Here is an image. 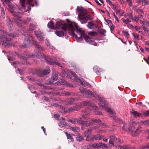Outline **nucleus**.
Segmentation results:
<instances>
[{"instance_id": "6e6552de", "label": "nucleus", "mask_w": 149, "mask_h": 149, "mask_svg": "<svg viewBox=\"0 0 149 149\" xmlns=\"http://www.w3.org/2000/svg\"><path fill=\"white\" fill-rule=\"evenodd\" d=\"M102 107L104 109L107 111L109 112L108 114L109 116L113 118L116 122H118L119 120V118L116 116V113L114 111L111 110L110 109L105 106H102Z\"/></svg>"}, {"instance_id": "a19ab883", "label": "nucleus", "mask_w": 149, "mask_h": 149, "mask_svg": "<svg viewBox=\"0 0 149 149\" xmlns=\"http://www.w3.org/2000/svg\"><path fill=\"white\" fill-rule=\"evenodd\" d=\"M59 82L61 84H63V85H67V82L62 79H61L60 80H59Z\"/></svg>"}, {"instance_id": "bf43d9fd", "label": "nucleus", "mask_w": 149, "mask_h": 149, "mask_svg": "<svg viewBox=\"0 0 149 149\" xmlns=\"http://www.w3.org/2000/svg\"><path fill=\"white\" fill-rule=\"evenodd\" d=\"M8 26L9 27L11 28L13 27V25L12 24L11 22H10V20H9L8 22Z\"/></svg>"}, {"instance_id": "5701e85b", "label": "nucleus", "mask_w": 149, "mask_h": 149, "mask_svg": "<svg viewBox=\"0 0 149 149\" xmlns=\"http://www.w3.org/2000/svg\"><path fill=\"white\" fill-rule=\"evenodd\" d=\"M123 126L122 128L123 130L124 131H128L129 130V127H127V125L125 123H123Z\"/></svg>"}, {"instance_id": "c85d7f7f", "label": "nucleus", "mask_w": 149, "mask_h": 149, "mask_svg": "<svg viewBox=\"0 0 149 149\" xmlns=\"http://www.w3.org/2000/svg\"><path fill=\"white\" fill-rule=\"evenodd\" d=\"M76 139L77 141L80 142L84 139L83 136L80 135H76Z\"/></svg>"}, {"instance_id": "338daca9", "label": "nucleus", "mask_w": 149, "mask_h": 149, "mask_svg": "<svg viewBox=\"0 0 149 149\" xmlns=\"http://www.w3.org/2000/svg\"><path fill=\"white\" fill-rule=\"evenodd\" d=\"M123 149H130L127 146H123Z\"/></svg>"}, {"instance_id": "423d86ee", "label": "nucleus", "mask_w": 149, "mask_h": 149, "mask_svg": "<svg viewBox=\"0 0 149 149\" xmlns=\"http://www.w3.org/2000/svg\"><path fill=\"white\" fill-rule=\"evenodd\" d=\"M9 7L11 8L12 10H11L10 12L13 15L16 17V18H17L19 14L23 15H24V13L22 12H16L14 10L19 9V8L18 6L15 4H10L9 5Z\"/></svg>"}, {"instance_id": "0e129e2a", "label": "nucleus", "mask_w": 149, "mask_h": 149, "mask_svg": "<svg viewBox=\"0 0 149 149\" xmlns=\"http://www.w3.org/2000/svg\"><path fill=\"white\" fill-rule=\"evenodd\" d=\"M123 32L126 35L129 36L128 32L127 31H123Z\"/></svg>"}, {"instance_id": "f03ea898", "label": "nucleus", "mask_w": 149, "mask_h": 149, "mask_svg": "<svg viewBox=\"0 0 149 149\" xmlns=\"http://www.w3.org/2000/svg\"><path fill=\"white\" fill-rule=\"evenodd\" d=\"M77 26V24L75 23H71L68 24L64 23L62 22H56L55 27L56 29H62L65 31L68 30L71 31V33L72 35H74V31Z\"/></svg>"}, {"instance_id": "e2e57ef3", "label": "nucleus", "mask_w": 149, "mask_h": 149, "mask_svg": "<svg viewBox=\"0 0 149 149\" xmlns=\"http://www.w3.org/2000/svg\"><path fill=\"white\" fill-rule=\"evenodd\" d=\"M17 21H15V22L16 23H20L21 22V19H20V18H19H19H17Z\"/></svg>"}, {"instance_id": "f8f14e48", "label": "nucleus", "mask_w": 149, "mask_h": 149, "mask_svg": "<svg viewBox=\"0 0 149 149\" xmlns=\"http://www.w3.org/2000/svg\"><path fill=\"white\" fill-rule=\"evenodd\" d=\"M34 32L37 38L40 41L43 40V36H44V35L42 32H41L40 31H35Z\"/></svg>"}, {"instance_id": "7c9ffc66", "label": "nucleus", "mask_w": 149, "mask_h": 149, "mask_svg": "<svg viewBox=\"0 0 149 149\" xmlns=\"http://www.w3.org/2000/svg\"><path fill=\"white\" fill-rule=\"evenodd\" d=\"M70 73L74 77V79L77 81H78V79H79L78 78L76 74L74 72L72 71L70 72Z\"/></svg>"}, {"instance_id": "69168bd1", "label": "nucleus", "mask_w": 149, "mask_h": 149, "mask_svg": "<svg viewBox=\"0 0 149 149\" xmlns=\"http://www.w3.org/2000/svg\"><path fill=\"white\" fill-rule=\"evenodd\" d=\"M116 147L117 149H123V146H117Z\"/></svg>"}, {"instance_id": "09e8293b", "label": "nucleus", "mask_w": 149, "mask_h": 149, "mask_svg": "<svg viewBox=\"0 0 149 149\" xmlns=\"http://www.w3.org/2000/svg\"><path fill=\"white\" fill-rule=\"evenodd\" d=\"M69 121L72 123H76V119L75 118H72L69 120Z\"/></svg>"}, {"instance_id": "aec40b11", "label": "nucleus", "mask_w": 149, "mask_h": 149, "mask_svg": "<svg viewBox=\"0 0 149 149\" xmlns=\"http://www.w3.org/2000/svg\"><path fill=\"white\" fill-rule=\"evenodd\" d=\"M91 123H92V125L96 123H101V121L99 119H95L92 118L90 120Z\"/></svg>"}, {"instance_id": "f704fd0d", "label": "nucleus", "mask_w": 149, "mask_h": 149, "mask_svg": "<svg viewBox=\"0 0 149 149\" xmlns=\"http://www.w3.org/2000/svg\"><path fill=\"white\" fill-rule=\"evenodd\" d=\"M94 139H95L97 140H100L102 139V137L100 136V134H97L96 135H94L93 136Z\"/></svg>"}, {"instance_id": "a878e982", "label": "nucleus", "mask_w": 149, "mask_h": 149, "mask_svg": "<svg viewBox=\"0 0 149 149\" xmlns=\"http://www.w3.org/2000/svg\"><path fill=\"white\" fill-rule=\"evenodd\" d=\"M56 34L59 37L62 36L64 34V32L62 31H56Z\"/></svg>"}, {"instance_id": "20e7f679", "label": "nucleus", "mask_w": 149, "mask_h": 149, "mask_svg": "<svg viewBox=\"0 0 149 149\" xmlns=\"http://www.w3.org/2000/svg\"><path fill=\"white\" fill-rule=\"evenodd\" d=\"M24 47H27L31 45V43H33L36 47L40 50L43 49V47L40 45H39L35 40L33 38L32 36L29 35L28 38L25 39L24 40Z\"/></svg>"}, {"instance_id": "0eeeda50", "label": "nucleus", "mask_w": 149, "mask_h": 149, "mask_svg": "<svg viewBox=\"0 0 149 149\" xmlns=\"http://www.w3.org/2000/svg\"><path fill=\"white\" fill-rule=\"evenodd\" d=\"M32 0H20V4L22 7L23 8V9L24 10V11L25 12H27L28 13H29L31 10V8L29 6L27 7V10H25L24 8L25 3H27L28 4L33 7V5L32 3Z\"/></svg>"}, {"instance_id": "bb28decb", "label": "nucleus", "mask_w": 149, "mask_h": 149, "mask_svg": "<svg viewBox=\"0 0 149 149\" xmlns=\"http://www.w3.org/2000/svg\"><path fill=\"white\" fill-rule=\"evenodd\" d=\"M50 72V69L47 68L45 69L42 72V74L44 75H46L49 74Z\"/></svg>"}, {"instance_id": "393cba45", "label": "nucleus", "mask_w": 149, "mask_h": 149, "mask_svg": "<svg viewBox=\"0 0 149 149\" xmlns=\"http://www.w3.org/2000/svg\"><path fill=\"white\" fill-rule=\"evenodd\" d=\"M47 26L48 28L52 29H55V27L54 26V24L53 22L50 21L47 24Z\"/></svg>"}, {"instance_id": "58836bf2", "label": "nucleus", "mask_w": 149, "mask_h": 149, "mask_svg": "<svg viewBox=\"0 0 149 149\" xmlns=\"http://www.w3.org/2000/svg\"><path fill=\"white\" fill-rule=\"evenodd\" d=\"M70 129L71 130L74 132H78L79 130V128L77 127H71L70 128Z\"/></svg>"}, {"instance_id": "79ce46f5", "label": "nucleus", "mask_w": 149, "mask_h": 149, "mask_svg": "<svg viewBox=\"0 0 149 149\" xmlns=\"http://www.w3.org/2000/svg\"><path fill=\"white\" fill-rule=\"evenodd\" d=\"M98 146L100 148H102L103 147H107V146L106 144L102 143H99Z\"/></svg>"}, {"instance_id": "c03bdc74", "label": "nucleus", "mask_w": 149, "mask_h": 149, "mask_svg": "<svg viewBox=\"0 0 149 149\" xmlns=\"http://www.w3.org/2000/svg\"><path fill=\"white\" fill-rule=\"evenodd\" d=\"M122 20L124 23L126 24H127L131 22V20L130 19L128 18L126 19L122 18Z\"/></svg>"}, {"instance_id": "cd10ccee", "label": "nucleus", "mask_w": 149, "mask_h": 149, "mask_svg": "<svg viewBox=\"0 0 149 149\" xmlns=\"http://www.w3.org/2000/svg\"><path fill=\"white\" fill-rule=\"evenodd\" d=\"M83 125H85L86 126H88L92 125V123H91L90 120L89 121H84V123H83Z\"/></svg>"}, {"instance_id": "4468645a", "label": "nucleus", "mask_w": 149, "mask_h": 149, "mask_svg": "<svg viewBox=\"0 0 149 149\" xmlns=\"http://www.w3.org/2000/svg\"><path fill=\"white\" fill-rule=\"evenodd\" d=\"M87 26L90 29H95L98 27V26L95 25L93 23L91 22H88Z\"/></svg>"}, {"instance_id": "f3484780", "label": "nucleus", "mask_w": 149, "mask_h": 149, "mask_svg": "<svg viewBox=\"0 0 149 149\" xmlns=\"http://www.w3.org/2000/svg\"><path fill=\"white\" fill-rule=\"evenodd\" d=\"M131 113L135 118H137L141 116L142 114L141 113L136 111L133 110H132L131 111Z\"/></svg>"}, {"instance_id": "4d7b16f0", "label": "nucleus", "mask_w": 149, "mask_h": 149, "mask_svg": "<svg viewBox=\"0 0 149 149\" xmlns=\"http://www.w3.org/2000/svg\"><path fill=\"white\" fill-rule=\"evenodd\" d=\"M60 125L62 127H64L66 125V123L65 122L63 121L62 123H60Z\"/></svg>"}, {"instance_id": "ddd939ff", "label": "nucleus", "mask_w": 149, "mask_h": 149, "mask_svg": "<svg viewBox=\"0 0 149 149\" xmlns=\"http://www.w3.org/2000/svg\"><path fill=\"white\" fill-rule=\"evenodd\" d=\"M57 79L58 76L57 75L55 74H53L51 78L47 80L48 82L47 84H52L54 81H56Z\"/></svg>"}, {"instance_id": "473e14b6", "label": "nucleus", "mask_w": 149, "mask_h": 149, "mask_svg": "<svg viewBox=\"0 0 149 149\" xmlns=\"http://www.w3.org/2000/svg\"><path fill=\"white\" fill-rule=\"evenodd\" d=\"M142 130H141V128H138L137 129H136L134 135L135 136H136L137 134H139L140 132H141Z\"/></svg>"}, {"instance_id": "f257e3e1", "label": "nucleus", "mask_w": 149, "mask_h": 149, "mask_svg": "<svg viewBox=\"0 0 149 149\" xmlns=\"http://www.w3.org/2000/svg\"><path fill=\"white\" fill-rule=\"evenodd\" d=\"M75 30L77 33L80 36L79 37H77V36L74 33V35H73V36L75 37L77 41H79L82 40V37H84L86 42L87 43L95 46L97 45V43L95 41L92 40L89 36H86L84 31L80 29L77 26Z\"/></svg>"}, {"instance_id": "8fccbe9b", "label": "nucleus", "mask_w": 149, "mask_h": 149, "mask_svg": "<svg viewBox=\"0 0 149 149\" xmlns=\"http://www.w3.org/2000/svg\"><path fill=\"white\" fill-rule=\"evenodd\" d=\"M81 149H91L90 146L88 145L82 147Z\"/></svg>"}, {"instance_id": "ea45409f", "label": "nucleus", "mask_w": 149, "mask_h": 149, "mask_svg": "<svg viewBox=\"0 0 149 149\" xmlns=\"http://www.w3.org/2000/svg\"><path fill=\"white\" fill-rule=\"evenodd\" d=\"M86 140L87 141H93V137L92 138L91 137L90 135L88 136H86Z\"/></svg>"}, {"instance_id": "dca6fc26", "label": "nucleus", "mask_w": 149, "mask_h": 149, "mask_svg": "<svg viewBox=\"0 0 149 149\" xmlns=\"http://www.w3.org/2000/svg\"><path fill=\"white\" fill-rule=\"evenodd\" d=\"M76 94H73L72 92L69 91H63L61 93L60 95L62 96H71L72 95H75Z\"/></svg>"}, {"instance_id": "4c0bfd02", "label": "nucleus", "mask_w": 149, "mask_h": 149, "mask_svg": "<svg viewBox=\"0 0 149 149\" xmlns=\"http://www.w3.org/2000/svg\"><path fill=\"white\" fill-rule=\"evenodd\" d=\"M65 133L67 136V138L68 139H70L71 141L72 140L73 138L70 134H68L67 132H65Z\"/></svg>"}, {"instance_id": "680f3d73", "label": "nucleus", "mask_w": 149, "mask_h": 149, "mask_svg": "<svg viewBox=\"0 0 149 149\" xmlns=\"http://www.w3.org/2000/svg\"><path fill=\"white\" fill-rule=\"evenodd\" d=\"M59 115L58 114H55L54 115V117L55 118L57 119H58L59 118Z\"/></svg>"}, {"instance_id": "1a4fd4ad", "label": "nucleus", "mask_w": 149, "mask_h": 149, "mask_svg": "<svg viewBox=\"0 0 149 149\" xmlns=\"http://www.w3.org/2000/svg\"><path fill=\"white\" fill-rule=\"evenodd\" d=\"M79 90L80 92L84 96L88 98H90L94 96V94L91 91L88 90H87L85 88H81L79 89Z\"/></svg>"}, {"instance_id": "052dcab7", "label": "nucleus", "mask_w": 149, "mask_h": 149, "mask_svg": "<svg viewBox=\"0 0 149 149\" xmlns=\"http://www.w3.org/2000/svg\"><path fill=\"white\" fill-rule=\"evenodd\" d=\"M43 98L46 102L48 101L49 100V98L46 96H44Z\"/></svg>"}, {"instance_id": "4be33fe9", "label": "nucleus", "mask_w": 149, "mask_h": 149, "mask_svg": "<svg viewBox=\"0 0 149 149\" xmlns=\"http://www.w3.org/2000/svg\"><path fill=\"white\" fill-rule=\"evenodd\" d=\"M74 99L71 98L70 99H68V100L66 101L65 103L67 105H70L74 103Z\"/></svg>"}, {"instance_id": "a18cd8bd", "label": "nucleus", "mask_w": 149, "mask_h": 149, "mask_svg": "<svg viewBox=\"0 0 149 149\" xmlns=\"http://www.w3.org/2000/svg\"><path fill=\"white\" fill-rule=\"evenodd\" d=\"M36 26L34 24H31L30 25V29L31 31H33L36 29Z\"/></svg>"}, {"instance_id": "6e6d98bb", "label": "nucleus", "mask_w": 149, "mask_h": 149, "mask_svg": "<svg viewBox=\"0 0 149 149\" xmlns=\"http://www.w3.org/2000/svg\"><path fill=\"white\" fill-rule=\"evenodd\" d=\"M31 20V18H28L26 19L24 21V22L27 24L29 22H30Z\"/></svg>"}, {"instance_id": "c9c22d12", "label": "nucleus", "mask_w": 149, "mask_h": 149, "mask_svg": "<svg viewBox=\"0 0 149 149\" xmlns=\"http://www.w3.org/2000/svg\"><path fill=\"white\" fill-rule=\"evenodd\" d=\"M97 97L98 99L101 102H103V103L104 104L105 103V102H104L105 101V100L101 96L98 95H97Z\"/></svg>"}, {"instance_id": "864d4df0", "label": "nucleus", "mask_w": 149, "mask_h": 149, "mask_svg": "<svg viewBox=\"0 0 149 149\" xmlns=\"http://www.w3.org/2000/svg\"><path fill=\"white\" fill-rule=\"evenodd\" d=\"M113 143H114L113 141H112L111 140H110L109 142V143L110 146L111 147L114 146Z\"/></svg>"}, {"instance_id": "c756f323", "label": "nucleus", "mask_w": 149, "mask_h": 149, "mask_svg": "<svg viewBox=\"0 0 149 149\" xmlns=\"http://www.w3.org/2000/svg\"><path fill=\"white\" fill-rule=\"evenodd\" d=\"M93 69L96 72H102V70L101 69L99 68L98 66H94L93 68Z\"/></svg>"}, {"instance_id": "3c124183", "label": "nucleus", "mask_w": 149, "mask_h": 149, "mask_svg": "<svg viewBox=\"0 0 149 149\" xmlns=\"http://www.w3.org/2000/svg\"><path fill=\"white\" fill-rule=\"evenodd\" d=\"M148 0H142V4L143 6H145L147 5V3H148Z\"/></svg>"}, {"instance_id": "2f4dec72", "label": "nucleus", "mask_w": 149, "mask_h": 149, "mask_svg": "<svg viewBox=\"0 0 149 149\" xmlns=\"http://www.w3.org/2000/svg\"><path fill=\"white\" fill-rule=\"evenodd\" d=\"M81 105L83 106H90L91 105L90 103L88 101H84L82 102Z\"/></svg>"}, {"instance_id": "37998d69", "label": "nucleus", "mask_w": 149, "mask_h": 149, "mask_svg": "<svg viewBox=\"0 0 149 149\" xmlns=\"http://www.w3.org/2000/svg\"><path fill=\"white\" fill-rule=\"evenodd\" d=\"M133 36L134 37V40H139V36L137 34H134V33H132Z\"/></svg>"}, {"instance_id": "13d9d810", "label": "nucleus", "mask_w": 149, "mask_h": 149, "mask_svg": "<svg viewBox=\"0 0 149 149\" xmlns=\"http://www.w3.org/2000/svg\"><path fill=\"white\" fill-rule=\"evenodd\" d=\"M28 86L29 89L30 90L32 89L33 88V86L30 84H28Z\"/></svg>"}, {"instance_id": "39448f33", "label": "nucleus", "mask_w": 149, "mask_h": 149, "mask_svg": "<svg viewBox=\"0 0 149 149\" xmlns=\"http://www.w3.org/2000/svg\"><path fill=\"white\" fill-rule=\"evenodd\" d=\"M15 36L12 34L5 33L0 36V42H3V44L5 47L9 45V42L11 40V38H14Z\"/></svg>"}, {"instance_id": "de8ad7c7", "label": "nucleus", "mask_w": 149, "mask_h": 149, "mask_svg": "<svg viewBox=\"0 0 149 149\" xmlns=\"http://www.w3.org/2000/svg\"><path fill=\"white\" fill-rule=\"evenodd\" d=\"M142 123L145 125H149V120H148L143 121Z\"/></svg>"}, {"instance_id": "b1692460", "label": "nucleus", "mask_w": 149, "mask_h": 149, "mask_svg": "<svg viewBox=\"0 0 149 149\" xmlns=\"http://www.w3.org/2000/svg\"><path fill=\"white\" fill-rule=\"evenodd\" d=\"M44 55H42L41 53L38 52V53H36L32 55V56L33 57H38L41 58L43 57Z\"/></svg>"}, {"instance_id": "2eb2a0df", "label": "nucleus", "mask_w": 149, "mask_h": 149, "mask_svg": "<svg viewBox=\"0 0 149 149\" xmlns=\"http://www.w3.org/2000/svg\"><path fill=\"white\" fill-rule=\"evenodd\" d=\"M46 61L48 64L50 65H53L54 64H56L59 66L61 67L60 63L54 61L50 59L49 60H46Z\"/></svg>"}, {"instance_id": "774afa93", "label": "nucleus", "mask_w": 149, "mask_h": 149, "mask_svg": "<svg viewBox=\"0 0 149 149\" xmlns=\"http://www.w3.org/2000/svg\"><path fill=\"white\" fill-rule=\"evenodd\" d=\"M146 25L147 26H149V21H148L146 22Z\"/></svg>"}, {"instance_id": "72a5a7b5", "label": "nucleus", "mask_w": 149, "mask_h": 149, "mask_svg": "<svg viewBox=\"0 0 149 149\" xmlns=\"http://www.w3.org/2000/svg\"><path fill=\"white\" fill-rule=\"evenodd\" d=\"M77 110V107L74 106L73 107H70L68 109V111L69 112H71L74 111H76Z\"/></svg>"}, {"instance_id": "9d476101", "label": "nucleus", "mask_w": 149, "mask_h": 149, "mask_svg": "<svg viewBox=\"0 0 149 149\" xmlns=\"http://www.w3.org/2000/svg\"><path fill=\"white\" fill-rule=\"evenodd\" d=\"M86 113L85 112H83L82 114V118H76V123H77L78 124L82 125L84 123V121L82 120L86 119V117L85 116H86Z\"/></svg>"}, {"instance_id": "e433bc0d", "label": "nucleus", "mask_w": 149, "mask_h": 149, "mask_svg": "<svg viewBox=\"0 0 149 149\" xmlns=\"http://www.w3.org/2000/svg\"><path fill=\"white\" fill-rule=\"evenodd\" d=\"M88 35L91 36H96L97 33L95 32H90L88 33Z\"/></svg>"}, {"instance_id": "49530a36", "label": "nucleus", "mask_w": 149, "mask_h": 149, "mask_svg": "<svg viewBox=\"0 0 149 149\" xmlns=\"http://www.w3.org/2000/svg\"><path fill=\"white\" fill-rule=\"evenodd\" d=\"M132 19L134 21L138 22V20L139 19V16H135L134 17H133L132 16Z\"/></svg>"}, {"instance_id": "6ab92c4d", "label": "nucleus", "mask_w": 149, "mask_h": 149, "mask_svg": "<svg viewBox=\"0 0 149 149\" xmlns=\"http://www.w3.org/2000/svg\"><path fill=\"white\" fill-rule=\"evenodd\" d=\"M95 127H93L92 128H90L89 129L87 130V131H86L84 133V134L86 136H89L91 133V131L94 129L95 128Z\"/></svg>"}, {"instance_id": "7ed1b4c3", "label": "nucleus", "mask_w": 149, "mask_h": 149, "mask_svg": "<svg viewBox=\"0 0 149 149\" xmlns=\"http://www.w3.org/2000/svg\"><path fill=\"white\" fill-rule=\"evenodd\" d=\"M80 13L78 15L80 21L82 24L86 23L88 20L93 19V17L91 15H88L87 11L82 7L77 8Z\"/></svg>"}, {"instance_id": "a211bd4d", "label": "nucleus", "mask_w": 149, "mask_h": 149, "mask_svg": "<svg viewBox=\"0 0 149 149\" xmlns=\"http://www.w3.org/2000/svg\"><path fill=\"white\" fill-rule=\"evenodd\" d=\"M77 82L85 87L86 86H88L89 87L91 86V85L88 82L85 81H83V82L80 79H78V81H77Z\"/></svg>"}, {"instance_id": "9b49d317", "label": "nucleus", "mask_w": 149, "mask_h": 149, "mask_svg": "<svg viewBox=\"0 0 149 149\" xmlns=\"http://www.w3.org/2000/svg\"><path fill=\"white\" fill-rule=\"evenodd\" d=\"M129 124V130L128 131L133 133L134 134L135 133V130H136V123L133 121H131L130 122Z\"/></svg>"}, {"instance_id": "603ef678", "label": "nucleus", "mask_w": 149, "mask_h": 149, "mask_svg": "<svg viewBox=\"0 0 149 149\" xmlns=\"http://www.w3.org/2000/svg\"><path fill=\"white\" fill-rule=\"evenodd\" d=\"M127 2L128 3L130 6H132V0H126Z\"/></svg>"}, {"instance_id": "412c9836", "label": "nucleus", "mask_w": 149, "mask_h": 149, "mask_svg": "<svg viewBox=\"0 0 149 149\" xmlns=\"http://www.w3.org/2000/svg\"><path fill=\"white\" fill-rule=\"evenodd\" d=\"M110 140L114 142L117 143L120 141L119 139H118L114 136H111L110 137Z\"/></svg>"}, {"instance_id": "5fc2aeb1", "label": "nucleus", "mask_w": 149, "mask_h": 149, "mask_svg": "<svg viewBox=\"0 0 149 149\" xmlns=\"http://www.w3.org/2000/svg\"><path fill=\"white\" fill-rule=\"evenodd\" d=\"M136 12L138 13L141 12L142 13H143V11L142 10L139 8H137L136 9Z\"/></svg>"}]
</instances>
